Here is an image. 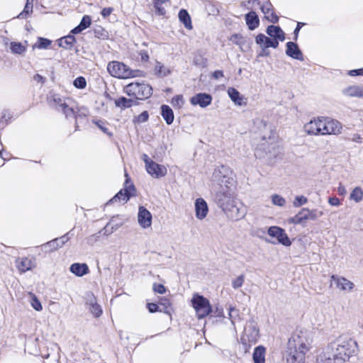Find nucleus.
I'll use <instances>...</instances> for the list:
<instances>
[{
	"mask_svg": "<svg viewBox=\"0 0 363 363\" xmlns=\"http://www.w3.org/2000/svg\"><path fill=\"white\" fill-rule=\"evenodd\" d=\"M139 55L142 61L147 62L149 60V55L146 50H140Z\"/></svg>",
	"mask_w": 363,
	"mask_h": 363,
	"instance_id": "obj_61",
	"label": "nucleus"
},
{
	"mask_svg": "<svg viewBox=\"0 0 363 363\" xmlns=\"http://www.w3.org/2000/svg\"><path fill=\"white\" fill-rule=\"evenodd\" d=\"M126 177L123 189H121L110 201L109 203H114L123 201L127 202L130 198L135 195V188L133 183L130 182L128 174L125 172Z\"/></svg>",
	"mask_w": 363,
	"mask_h": 363,
	"instance_id": "obj_10",
	"label": "nucleus"
},
{
	"mask_svg": "<svg viewBox=\"0 0 363 363\" xmlns=\"http://www.w3.org/2000/svg\"><path fill=\"white\" fill-rule=\"evenodd\" d=\"M323 117H318L311 120L304 125V130L307 134L311 135H322Z\"/></svg>",
	"mask_w": 363,
	"mask_h": 363,
	"instance_id": "obj_15",
	"label": "nucleus"
},
{
	"mask_svg": "<svg viewBox=\"0 0 363 363\" xmlns=\"http://www.w3.org/2000/svg\"><path fill=\"white\" fill-rule=\"evenodd\" d=\"M212 96L209 94L199 93L190 99V103L193 106H199L201 108H206L212 102Z\"/></svg>",
	"mask_w": 363,
	"mask_h": 363,
	"instance_id": "obj_19",
	"label": "nucleus"
},
{
	"mask_svg": "<svg viewBox=\"0 0 363 363\" xmlns=\"http://www.w3.org/2000/svg\"><path fill=\"white\" fill-rule=\"evenodd\" d=\"M73 85L77 89H84L86 86V81L84 77H78L73 81Z\"/></svg>",
	"mask_w": 363,
	"mask_h": 363,
	"instance_id": "obj_48",
	"label": "nucleus"
},
{
	"mask_svg": "<svg viewBox=\"0 0 363 363\" xmlns=\"http://www.w3.org/2000/svg\"><path fill=\"white\" fill-rule=\"evenodd\" d=\"M266 348L262 345L256 347L252 354L254 363H265Z\"/></svg>",
	"mask_w": 363,
	"mask_h": 363,
	"instance_id": "obj_31",
	"label": "nucleus"
},
{
	"mask_svg": "<svg viewBox=\"0 0 363 363\" xmlns=\"http://www.w3.org/2000/svg\"><path fill=\"white\" fill-rule=\"evenodd\" d=\"M136 101L132 99H127L124 96H121L115 100V105L121 109H125L136 105Z\"/></svg>",
	"mask_w": 363,
	"mask_h": 363,
	"instance_id": "obj_36",
	"label": "nucleus"
},
{
	"mask_svg": "<svg viewBox=\"0 0 363 363\" xmlns=\"http://www.w3.org/2000/svg\"><path fill=\"white\" fill-rule=\"evenodd\" d=\"M304 25L303 23L298 22L297 26L294 31V40H296L298 38L299 30H301V27Z\"/></svg>",
	"mask_w": 363,
	"mask_h": 363,
	"instance_id": "obj_62",
	"label": "nucleus"
},
{
	"mask_svg": "<svg viewBox=\"0 0 363 363\" xmlns=\"http://www.w3.org/2000/svg\"><path fill=\"white\" fill-rule=\"evenodd\" d=\"M66 100L59 94H52L48 96V102L52 107L58 111L62 112L67 118L74 116V110L69 106Z\"/></svg>",
	"mask_w": 363,
	"mask_h": 363,
	"instance_id": "obj_8",
	"label": "nucleus"
},
{
	"mask_svg": "<svg viewBox=\"0 0 363 363\" xmlns=\"http://www.w3.org/2000/svg\"><path fill=\"white\" fill-rule=\"evenodd\" d=\"M350 199L356 203L360 202L363 199L362 189L359 186L355 187L350 194Z\"/></svg>",
	"mask_w": 363,
	"mask_h": 363,
	"instance_id": "obj_40",
	"label": "nucleus"
},
{
	"mask_svg": "<svg viewBox=\"0 0 363 363\" xmlns=\"http://www.w3.org/2000/svg\"><path fill=\"white\" fill-rule=\"evenodd\" d=\"M266 32L272 38L279 39L281 42L285 40V34L278 26L270 25L267 26Z\"/></svg>",
	"mask_w": 363,
	"mask_h": 363,
	"instance_id": "obj_28",
	"label": "nucleus"
},
{
	"mask_svg": "<svg viewBox=\"0 0 363 363\" xmlns=\"http://www.w3.org/2000/svg\"><path fill=\"white\" fill-rule=\"evenodd\" d=\"M227 92L228 96L235 103V104L238 106H245L247 104L245 98L242 96L236 89L229 87Z\"/></svg>",
	"mask_w": 363,
	"mask_h": 363,
	"instance_id": "obj_27",
	"label": "nucleus"
},
{
	"mask_svg": "<svg viewBox=\"0 0 363 363\" xmlns=\"http://www.w3.org/2000/svg\"><path fill=\"white\" fill-rule=\"evenodd\" d=\"M155 74L159 77H164L171 73V70L164 66L162 63L157 61L155 66Z\"/></svg>",
	"mask_w": 363,
	"mask_h": 363,
	"instance_id": "obj_38",
	"label": "nucleus"
},
{
	"mask_svg": "<svg viewBox=\"0 0 363 363\" xmlns=\"http://www.w3.org/2000/svg\"><path fill=\"white\" fill-rule=\"evenodd\" d=\"M316 363H343L339 356L335 354L332 345L329 343L320 352L316 357Z\"/></svg>",
	"mask_w": 363,
	"mask_h": 363,
	"instance_id": "obj_11",
	"label": "nucleus"
},
{
	"mask_svg": "<svg viewBox=\"0 0 363 363\" xmlns=\"http://www.w3.org/2000/svg\"><path fill=\"white\" fill-rule=\"evenodd\" d=\"M33 11V5H30L28 2L26 3L23 11L19 13L18 18H26V16Z\"/></svg>",
	"mask_w": 363,
	"mask_h": 363,
	"instance_id": "obj_51",
	"label": "nucleus"
},
{
	"mask_svg": "<svg viewBox=\"0 0 363 363\" xmlns=\"http://www.w3.org/2000/svg\"><path fill=\"white\" fill-rule=\"evenodd\" d=\"M179 19L184 25L185 28L191 30L192 28L191 17L185 9H181L179 12Z\"/></svg>",
	"mask_w": 363,
	"mask_h": 363,
	"instance_id": "obj_37",
	"label": "nucleus"
},
{
	"mask_svg": "<svg viewBox=\"0 0 363 363\" xmlns=\"http://www.w3.org/2000/svg\"><path fill=\"white\" fill-rule=\"evenodd\" d=\"M272 202L274 206L283 207L286 204V200L284 197L279 194H273L272 196Z\"/></svg>",
	"mask_w": 363,
	"mask_h": 363,
	"instance_id": "obj_46",
	"label": "nucleus"
},
{
	"mask_svg": "<svg viewBox=\"0 0 363 363\" xmlns=\"http://www.w3.org/2000/svg\"><path fill=\"white\" fill-rule=\"evenodd\" d=\"M286 55L294 60L303 61V55L298 45L294 42L286 43Z\"/></svg>",
	"mask_w": 363,
	"mask_h": 363,
	"instance_id": "obj_23",
	"label": "nucleus"
},
{
	"mask_svg": "<svg viewBox=\"0 0 363 363\" xmlns=\"http://www.w3.org/2000/svg\"><path fill=\"white\" fill-rule=\"evenodd\" d=\"M10 48L11 52L15 54H22L26 50V48L21 43L17 42L11 43Z\"/></svg>",
	"mask_w": 363,
	"mask_h": 363,
	"instance_id": "obj_42",
	"label": "nucleus"
},
{
	"mask_svg": "<svg viewBox=\"0 0 363 363\" xmlns=\"http://www.w3.org/2000/svg\"><path fill=\"white\" fill-rule=\"evenodd\" d=\"M348 74L351 77L362 76L363 71H362V68L357 69H352L348 72Z\"/></svg>",
	"mask_w": 363,
	"mask_h": 363,
	"instance_id": "obj_58",
	"label": "nucleus"
},
{
	"mask_svg": "<svg viewBox=\"0 0 363 363\" xmlns=\"http://www.w3.org/2000/svg\"><path fill=\"white\" fill-rule=\"evenodd\" d=\"M69 240V233L60 238H55L41 245L42 250L45 252H51L62 247Z\"/></svg>",
	"mask_w": 363,
	"mask_h": 363,
	"instance_id": "obj_14",
	"label": "nucleus"
},
{
	"mask_svg": "<svg viewBox=\"0 0 363 363\" xmlns=\"http://www.w3.org/2000/svg\"><path fill=\"white\" fill-rule=\"evenodd\" d=\"M86 305L89 312L96 318L100 317L103 313L101 306L98 304L96 298L91 292L86 295Z\"/></svg>",
	"mask_w": 363,
	"mask_h": 363,
	"instance_id": "obj_16",
	"label": "nucleus"
},
{
	"mask_svg": "<svg viewBox=\"0 0 363 363\" xmlns=\"http://www.w3.org/2000/svg\"><path fill=\"white\" fill-rule=\"evenodd\" d=\"M308 220L306 208H302L296 215L289 218V222L292 224H304Z\"/></svg>",
	"mask_w": 363,
	"mask_h": 363,
	"instance_id": "obj_35",
	"label": "nucleus"
},
{
	"mask_svg": "<svg viewBox=\"0 0 363 363\" xmlns=\"http://www.w3.org/2000/svg\"><path fill=\"white\" fill-rule=\"evenodd\" d=\"M212 179L219 186L216 192L215 201L225 216L232 220H240L247 214V207L236 198L235 181L228 167L221 165L215 169Z\"/></svg>",
	"mask_w": 363,
	"mask_h": 363,
	"instance_id": "obj_1",
	"label": "nucleus"
},
{
	"mask_svg": "<svg viewBox=\"0 0 363 363\" xmlns=\"http://www.w3.org/2000/svg\"><path fill=\"white\" fill-rule=\"evenodd\" d=\"M69 270L77 277H83L89 272L88 265L85 263H74L71 264Z\"/></svg>",
	"mask_w": 363,
	"mask_h": 363,
	"instance_id": "obj_29",
	"label": "nucleus"
},
{
	"mask_svg": "<svg viewBox=\"0 0 363 363\" xmlns=\"http://www.w3.org/2000/svg\"><path fill=\"white\" fill-rule=\"evenodd\" d=\"M113 11V9L111 7L104 8L101 12V14L103 17L106 18L111 15Z\"/></svg>",
	"mask_w": 363,
	"mask_h": 363,
	"instance_id": "obj_59",
	"label": "nucleus"
},
{
	"mask_svg": "<svg viewBox=\"0 0 363 363\" xmlns=\"http://www.w3.org/2000/svg\"><path fill=\"white\" fill-rule=\"evenodd\" d=\"M154 7L158 15H164L165 13V9L162 7L159 2H154Z\"/></svg>",
	"mask_w": 363,
	"mask_h": 363,
	"instance_id": "obj_57",
	"label": "nucleus"
},
{
	"mask_svg": "<svg viewBox=\"0 0 363 363\" xmlns=\"http://www.w3.org/2000/svg\"><path fill=\"white\" fill-rule=\"evenodd\" d=\"M52 41L48 38L39 37L36 43L33 46V48L38 49H47L51 45Z\"/></svg>",
	"mask_w": 363,
	"mask_h": 363,
	"instance_id": "obj_41",
	"label": "nucleus"
},
{
	"mask_svg": "<svg viewBox=\"0 0 363 363\" xmlns=\"http://www.w3.org/2000/svg\"><path fill=\"white\" fill-rule=\"evenodd\" d=\"M93 123L97 125V127L105 134L108 135L109 137L113 136V133L109 131L108 128H107L106 123L104 121H96L93 120Z\"/></svg>",
	"mask_w": 363,
	"mask_h": 363,
	"instance_id": "obj_43",
	"label": "nucleus"
},
{
	"mask_svg": "<svg viewBox=\"0 0 363 363\" xmlns=\"http://www.w3.org/2000/svg\"><path fill=\"white\" fill-rule=\"evenodd\" d=\"M267 233L270 237L276 238L277 242L284 246L289 247L291 245V242L285 230L279 226L269 227Z\"/></svg>",
	"mask_w": 363,
	"mask_h": 363,
	"instance_id": "obj_13",
	"label": "nucleus"
},
{
	"mask_svg": "<svg viewBox=\"0 0 363 363\" xmlns=\"http://www.w3.org/2000/svg\"><path fill=\"white\" fill-rule=\"evenodd\" d=\"M267 130V134L262 137L260 143L255 149V156L258 159H265L269 162L280 153L279 145L277 143V137L272 126L263 123Z\"/></svg>",
	"mask_w": 363,
	"mask_h": 363,
	"instance_id": "obj_2",
	"label": "nucleus"
},
{
	"mask_svg": "<svg viewBox=\"0 0 363 363\" xmlns=\"http://www.w3.org/2000/svg\"><path fill=\"white\" fill-rule=\"evenodd\" d=\"M184 98L182 95H176L172 99L171 104L174 108H180L184 105Z\"/></svg>",
	"mask_w": 363,
	"mask_h": 363,
	"instance_id": "obj_47",
	"label": "nucleus"
},
{
	"mask_svg": "<svg viewBox=\"0 0 363 363\" xmlns=\"http://www.w3.org/2000/svg\"><path fill=\"white\" fill-rule=\"evenodd\" d=\"M308 201V199L305 197L304 196H296L293 205L294 207H299L301 206H303L306 204Z\"/></svg>",
	"mask_w": 363,
	"mask_h": 363,
	"instance_id": "obj_50",
	"label": "nucleus"
},
{
	"mask_svg": "<svg viewBox=\"0 0 363 363\" xmlns=\"http://www.w3.org/2000/svg\"><path fill=\"white\" fill-rule=\"evenodd\" d=\"M259 337V330L254 320L247 321L241 337L242 344L255 343Z\"/></svg>",
	"mask_w": 363,
	"mask_h": 363,
	"instance_id": "obj_9",
	"label": "nucleus"
},
{
	"mask_svg": "<svg viewBox=\"0 0 363 363\" xmlns=\"http://www.w3.org/2000/svg\"><path fill=\"white\" fill-rule=\"evenodd\" d=\"M145 169L147 173L155 178L164 177L167 173V169L164 165L159 164L154 161Z\"/></svg>",
	"mask_w": 363,
	"mask_h": 363,
	"instance_id": "obj_21",
	"label": "nucleus"
},
{
	"mask_svg": "<svg viewBox=\"0 0 363 363\" xmlns=\"http://www.w3.org/2000/svg\"><path fill=\"white\" fill-rule=\"evenodd\" d=\"M152 216L151 213L143 206H140L138 213V221L143 228H148L152 225Z\"/></svg>",
	"mask_w": 363,
	"mask_h": 363,
	"instance_id": "obj_17",
	"label": "nucleus"
},
{
	"mask_svg": "<svg viewBox=\"0 0 363 363\" xmlns=\"http://www.w3.org/2000/svg\"><path fill=\"white\" fill-rule=\"evenodd\" d=\"M75 43V37L70 34L60 38L58 40L59 46L66 50H71Z\"/></svg>",
	"mask_w": 363,
	"mask_h": 363,
	"instance_id": "obj_33",
	"label": "nucleus"
},
{
	"mask_svg": "<svg viewBox=\"0 0 363 363\" xmlns=\"http://www.w3.org/2000/svg\"><path fill=\"white\" fill-rule=\"evenodd\" d=\"M142 159L145 164V168L153 161L148 157L147 154H143L142 155Z\"/></svg>",
	"mask_w": 363,
	"mask_h": 363,
	"instance_id": "obj_63",
	"label": "nucleus"
},
{
	"mask_svg": "<svg viewBox=\"0 0 363 363\" xmlns=\"http://www.w3.org/2000/svg\"><path fill=\"white\" fill-rule=\"evenodd\" d=\"M191 304L199 319L206 318L212 312L209 301L203 296L198 294H194L191 298Z\"/></svg>",
	"mask_w": 363,
	"mask_h": 363,
	"instance_id": "obj_7",
	"label": "nucleus"
},
{
	"mask_svg": "<svg viewBox=\"0 0 363 363\" xmlns=\"http://www.w3.org/2000/svg\"><path fill=\"white\" fill-rule=\"evenodd\" d=\"M306 211L307 214V218L308 220H314L317 219L318 218L323 216L322 211H318L316 209L309 210L308 208H306Z\"/></svg>",
	"mask_w": 363,
	"mask_h": 363,
	"instance_id": "obj_45",
	"label": "nucleus"
},
{
	"mask_svg": "<svg viewBox=\"0 0 363 363\" xmlns=\"http://www.w3.org/2000/svg\"><path fill=\"white\" fill-rule=\"evenodd\" d=\"M271 39L272 38L266 36L264 34L259 33L255 38V43L259 45V47L269 48Z\"/></svg>",
	"mask_w": 363,
	"mask_h": 363,
	"instance_id": "obj_39",
	"label": "nucleus"
},
{
	"mask_svg": "<svg viewBox=\"0 0 363 363\" xmlns=\"http://www.w3.org/2000/svg\"><path fill=\"white\" fill-rule=\"evenodd\" d=\"M149 114L147 111H145L139 114L136 118V121L139 123L146 122L148 120Z\"/></svg>",
	"mask_w": 363,
	"mask_h": 363,
	"instance_id": "obj_54",
	"label": "nucleus"
},
{
	"mask_svg": "<svg viewBox=\"0 0 363 363\" xmlns=\"http://www.w3.org/2000/svg\"><path fill=\"white\" fill-rule=\"evenodd\" d=\"M335 354L345 363L357 354L358 345L355 340L347 334H341L334 340L329 342Z\"/></svg>",
	"mask_w": 363,
	"mask_h": 363,
	"instance_id": "obj_3",
	"label": "nucleus"
},
{
	"mask_svg": "<svg viewBox=\"0 0 363 363\" xmlns=\"http://www.w3.org/2000/svg\"><path fill=\"white\" fill-rule=\"evenodd\" d=\"M246 24L250 30L257 28L259 25V19L255 11H250L245 14Z\"/></svg>",
	"mask_w": 363,
	"mask_h": 363,
	"instance_id": "obj_30",
	"label": "nucleus"
},
{
	"mask_svg": "<svg viewBox=\"0 0 363 363\" xmlns=\"http://www.w3.org/2000/svg\"><path fill=\"white\" fill-rule=\"evenodd\" d=\"M107 71L113 77L118 79H129L139 76L138 69H131L123 62L112 61L107 65Z\"/></svg>",
	"mask_w": 363,
	"mask_h": 363,
	"instance_id": "obj_5",
	"label": "nucleus"
},
{
	"mask_svg": "<svg viewBox=\"0 0 363 363\" xmlns=\"http://www.w3.org/2000/svg\"><path fill=\"white\" fill-rule=\"evenodd\" d=\"M212 77L216 79H218L220 77H223V72L221 71V70H216L213 72L212 74Z\"/></svg>",
	"mask_w": 363,
	"mask_h": 363,
	"instance_id": "obj_64",
	"label": "nucleus"
},
{
	"mask_svg": "<svg viewBox=\"0 0 363 363\" xmlns=\"http://www.w3.org/2000/svg\"><path fill=\"white\" fill-rule=\"evenodd\" d=\"M91 18L89 16L85 15L82 17L79 24L74 28L71 33L72 34H78L83 31L84 30L86 29L91 26Z\"/></svg>",
	"mask_w": 363,
	"mask_h": 363,
	"instance_id": "obj_32",
	"label": "nucleus"
},
{
	"mask_svg": "<svg viewBox=\"0 0 363 363\" xmlns=\"http://www.w3.org/2000/svg\"><path fill=\"white\" fill-rule=\"evenodd\" d=\"M312 342L311 333L307 330L297 328L288 340L289 348L308 352Z\"/></svg>",
	"mask_w": 363,
	"mask_h": 363,
	"instance_id": "obj_4",
	"label": "nucleus"
},
{
	"mask_svg": "<svg viewBox=\"0 0 363 363\" xmlns=\"http://www.w3.org/2000/svg\"><path fill=\"white\" fill-rule=\"evenodd\" d=\"M260 9L267 21L273 23H276L279 21V17L273 11V6L269 1H267L265 3H264L261 6Z\"/></svg>",
	"mask_w": 363,
	"mask_h": 363,
	"instance_id": "obj_24",
	"label": "nucleus"
},
{
	"mask_svg": "<svg viewBox=\"0 0 363 363\" xmlns=\"http://www.w3.org/2000/svg\"><path fill=\"white\" fill-rule=\"evenodd\" d=\"M328 203L333 206H338L340 205V200L337 197H330L328 199Z\"/></svg>",
	"mask_w": 363,
	"mask_h": 363,
	"instance_id": "obj_60",
	"label": "nucleus"
},
{
	"mask_svg": "<svg viewBox=\"0 0 363 363\" xmlns=\"http://www.w3.org/2000/svg\"><path fill=\"white\" fill-rule=\"evenodd\" d=\"M245 281V276L241 274L232 281V286L234 289L240 288Z\"/></svg>",
	"mask_w": 363,
	"mask_h": 363,
	"instance_id": "obj_49",
	"label": "nucleus"
},
{
	"mask_svg": "<svg viewBox=\"0 0 363 363\" xmlns=\"http://www.w3.org/2000/svg\"><path fill=\"white\" fill-rule=\"evenodd\" d=\"M147 308L150 313H155L157 311H162V309H160L159 306L155 303H148L147 304Z\"/></svg>",
	"mask_w": 363,
	"mask_h": 363,
	"instance_id": "obj_56",
	"label": "nucleus"
},
{
	"mask_svg": "<svg viewBox=\"0 0 363 363\" xmlns=\"http://www.w3.org/2000/svg\"><path fill=\"white\" fill-rule=\"evenodd\" d=\"M303 351H298L296 349L289 348L286 349V363H305L306 354Z\"/></svg>",
	"mask_w": 363,
	"mask_h": 363,
	"instance_id": "obj_18",
	"label": "nucleus"
},
{
	"mask_svg": "<svg viewBox=\"0 0 363 363\" xmlns=\"http://www.w3.org/2000/svg\"><path fill=\"white\" fill-rule=\"evenodd\" d=\"M331 280L334 282L336 287L340 291L349 292L352 291V289L354 287V284L353 282L343 277L332 275Z\"/></svg>",
	"mask_w": 363,
	"mask_h": 363,
	"instance_id": "obj_20",
	"label": "nucleus"
},
{
	"mask_svg": "<svg viewBox=\"0 0 363 363\" xmlns=\"http://www.w3.org/2000/svg\"><path fill=\"white\" fill-rule=\"evenodd\" d=\"M161 115L167 124L170 125L173 123L174 116L172 109L168 105H162Z\"/></svg>",
	"mask_w": 363,
	"mask_h": 363,
	"instance_id": "obj_34",
	"label": "nucleus"
},
{
	"mask_svg": "<svg viewBox=\"0 0 363 363\" xmlns=\"http://www.w3.org/2000/svg\"><path fill=\"white\" fill-rule=\"evenodd\" d=\"M342 94L349 97L363 98V86L360 85L349 86L342 90Z\"/></svg>",
	"mask_w": 363,
	"mask_h": 363,
	"instance_id": "obj_26",
	"label": "nucleus"
},
{
	"mask_svg": "<svg viewBox=\"0 0 363 363\" xmlns=\"http://www.w3.org/2000/svg\"><path fill=\"white\" fill-rule=\"evenodd\" d=\"M153 290L155 292L158 293L160 294H163L166 291V289L163 284H155L153 285Z\"/></svg>",
	"mask_w": 363,
	"mask_h": 363,
	"instance_id": "obj_55",
	"label": "nucleus"
},
{
	"mask_svg": "<svg viewBox=\"0 0 363 363\" xmlns=\"http://www.w3.org/2000/svg\"><path fill=\"white\" fill-rule=\"evenodd\" d=\"M31 306L37 311H40L43 309L40 301L34 295L32 296Z\"/></svg>",
	"mask_w": 363,
	"mask_h": 363,
	"instance_id": "obj_53",
	"label": "nucleus"
},
{
	"mask_svg": "<svg viewBox=\"0 0 363 363\" xmlns=\"http://www.w3.org/2000/svg\"><path fill=\"white\" fill-rule=\"evenodd\" d=\"M229 318L230 319L231 324L235 326V322H236V318H238V320H241V318L239 316V311L236 309L235 307L230 306L229 308Z\"/></svg>",
	"mask_w": 363,
	"mask_h": 363,
	"instance_id": "obj_44",
	"label": "nucleus"
},
{
	"mask_svg": "<svg viewBox=\"0 0 363 363\" xmlns=\"http://www.w3.org/2000/svg\"><path fill=\"white\" fill-rule=\"evenodd\" d=\"M208 212V207L206 201L202 199L199 198L195 201V213L196 217L199 220L204 219Z\"/></svg>",
	"mask_w": 363,
	"mask_h": 363,
	"instance_id": "obj_22",
	"label": "nucleus"
},
{
	"mask_svg": "<svg viewBox=\"0 0 363 363\" xmlns=\"http://www.w3.org/2000/svg\"><path fill=\"white\" fill-rule=\"evenodd\" d=\"M160 305L163 307V308L162 309V311H163L164 313H167V314L170 313V311L172 309L171 303L168 299H166V298L162 299L160 301Z\"/></svg>",
	"mask_w": 363,
	"mask_h": 363,
	"instance_id": "obj_52",
	"label": "nucleus"
},
{
	"mask_svg": "<svg viewBox=\"0 0 363 363\" xmlns=\"http://www.w3.org/2000/svg\"><path fill=\"white\" fill-rule=\"evenodd\" d=\"M342 128V125L338 121L323 117L322 135H338L341 133Z\"/></svg>",
	"mask_w": 363,
	"mask_h": 363,
	"instance_id": "obj_12",
	"label": "nucleus"
},
{
	"mask_svg": "<svg viewBox=\"0 0 363 363\" xmlns=\"http://www.w3.org/2000/svg\"><path fill=\"white\" fill-rule=\"evenodd\" d=\"M124 92L138 100L148 99L152 94V88L145 83L132 82L124 87Z\"/></svg>",
	"mask_w": 363,
	"mask_h": 363,
	"instance_id": "obj_6",
	"label": "nucleus"
},
{
	"mask_svg": "<svg viewBox=\"0 0 363 363\" xmlns=\"http://www.w3.org/2000/svg\"><path fill=\"white\" fill-rule=\"evenodd\" d=\"M16 266L21 273H24L32 269L34 267V263L28 257H18L16 259Z\"/></svg>",
	"mask_w": 363,
	"mask_h": 363,
	"instance_id": "obj_25",
	"label": "nucleus"
}]
</instances>
